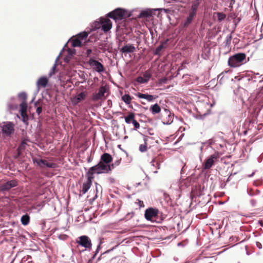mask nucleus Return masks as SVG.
<instances>
[{
	"label": "nucleus",
	"instance_id": "f257e3e1",
	"mask_svg": "<svg viewBox=\"0 0 263 263\" xmlns=\"http://www.w3.org/2000/svg\"><path fill=\"white\" fill-rule=\"evenodd\" d=\"M246 57L244 53H236L229 58L228 64L232 68L238 67L246 63Z\"/></svg>",
	"mask_w": 263,
	"mask_h": 263
},
{
	"label": "nucleus",
	"instance_id": "f03ea898",
	"mask_svg": "<svg viewBox=\"0 0 263 263\" xmlns=\"http://www.w3.org/2000/svg\"><path fill=\"white\" fill-rule=\"evenodd\" d=\"M107 168H109L108 167L106 166L101 162H99L97 165L91 167L89 169L88 172L86 174V176L89 177H94L93 175L95 174H99L103 173H105V170H106Z\"/></svg>",
	"mask_w": 263,
	"mask_h": 263
},
{
	"label": "nucleus",
	"instance_id": "7ed1b4c3",
	"mask_svg": "<svg viewBox=\"0 0 263 263\" xmlns=\"http://www.w3.org/2000/svg\"><path fill=\"white\" fill-rule=\"evenodd\" d=\"M126 15V11L121 8L116 9L107 14L108 17L114 19L116 22L124 19Z\"/></svg>",
	"mask_w": 263,
	"mask_h": 263
},
{
	"label": "nucleus",
	"instance_id": "20e7f679",
	"mask_svg": "<svg viewBox=\"0 0 263 263\" xmlns=\"http://www.w3.org/2000/svg\"><path fill=\"white\" fill-rule=\"evenodd\" d=\"M174 116L168 109L164 108L160 112V118L164 124H170L173 122Z\"/></svg>",
	"mask_w": 263,
	"mask_h": 263
},
{
	"label": "nucleus",
	"instance_id": "39448f33",
	"mask_svg": "<svg viewBox=\"0 0 263 263\" xmlns=\"http://www.w3.org/2000/svg\"><path fill=\"white\" fill-rule=\"evenodd\" d=\"M219 158L218 153H215L214 154L211 155L205 161L203 164V168L204 170L210 169L214 163L218 160Z\"/></svg>",
	"mask_w": 263,
	"mask_h": 263
},
{
	"label": "nucleus",
	"instance_id": "423d86ee",
	"mask_svg": "<svg viewBox=\"0 0 263 263\" xmlns=\"http://www.w3.org/2000/svg\"><path fill=\"white\" fill-rule=\"evenodd\" d=\"M159 210L156 208H149L145 211V218L147 220L152 221L154 218L158 217Z\"/></svg>",
	"mask_w": 263,
	"mask_h": 263
},
{
	"label": "nucleus",
	"instance_id": "0eeeda50",
	"mask_svg": "<svg viewBox=\"0 0 263 263\" xmlns=\"http://www.w3.org/2000/svg\"><path fill=\"white\" fill-rule=\"evenodd\" d=\"M79 240L77 241V242L80 246L85 248L86 249H91V240L89 238L86 236L83 235L79 237Z\"/></svg>",
	"mask_w": 263,
	"mask_h": 263
},
{
	"label": "nucleus",
	"instance_id": "6e6552de",
	"mask_svg": "<svg viewBox=\"0 0 263 263\" xmlns=\"http://www.w3.org/2000/svg\"><path fill=\"white\" fill-rule=\"evenodd\" d=\"M88 63L94 70L98 72H101L104 70L103 65L100 62L93 59H90Z\"/></svg>",
	"mask_w": 263,
	"mask_h": 263
},
{
	"label": "nucleus",
	"instance_id": "1a4fd4ad",
	"mask_svg": "<svg viewBox=\"0 0 263 263\" xmlns=\"http://www.w3.org/2000/svg\"><path fill=\"white\" fill-rule=\"evenodd\" d=\"M2 132L7 136H11L14 132V124L11 122H8L4 125L2 128Z\"/></svg>",
	"mask_w": 263,
	"mask_h": 263
},
{
	"label": "nucleus",
	"instance_id": "9d476101",
	"mask_svg": "<svg viewBox=\"0 0 263 263\" xmlns=\"http://www.w3.org/2000/svg\"><path fill=\"white\" fill-rule=\"evenodd\" d=\"M101 29L105 32L108 31L112 27V23L108 18L101 17L100 18Z\"/></svg>",
	"mask_w": 263,
	"mask_h": 263
},
{
	"label": "nucleus",
	"instance_id": "9b49d317",
	"mask_svg": "<svg viewBox=\"0 0 263 263\" xmlns=\"http://www.w3.org/2000/svg\"><path fill=\"white\" fill-rule=\"evenodd\" d=\"M106 91V88L105 86H102L99 89L98 92L95 93L92 95L91 99L94 102H97L99 100H102L104 96V94Z\"/></svg>",
	"mask_w": 263,
	"mask_h": 263
},
{
	"label": "nucleus",
	"instance_id": "f8f14e48",
	"mask_svg": "<svg viewBox=\"0 0 263 263\" xmlns=\"http://www.w3.org/2000/svg\"><path fill=\"white\" fill-rule=\"evenodd\" d=\"M135 114L130 112L128 116L125 117V121L127 124L132 123L134 126L135 129L137 130L140 127L139 123L135 120Z\"/></svg>",
	"mask_w": 263,
	"mask_h": 263
},
{
	"label": "nucleus",
	"instance_id": "ddd939ff",
	"mask_svg": "<svg viewBox=\"0 0 263 263\" xmlns=\"http://www.w3.org/2000/svg\"><path fill=\"white\" fill-rule=\"evenodd\" d=\"M18 185L17 181L16 180H12L7 181L1 185V190L2 191H8L13 187Z\"/></svg>",
	"mask_w": 263,
	"mask_h": 263
},
{
	"label": "nucleus",
	"instance_id": "4468645a",
	"mask_svg": "<svg viewBox=\"0 0 263 263\" xmlns=\"http://www.w3.org/2000/svg\"><path fill=\"white\" fill-rule=\"evenodd\" d=\"M87 179L85 182L83 183L82 190L81 191L80 193H82V194H85L88 190L90 189L91 184L92 180L94 179V177H89L87 176Z\"/></svg>",
	"mask_w": 263,
	"mask_h": 263
},
{
	"label": "nucleus",
	"instance_id": "2eb2a0df",
	"mask_svg": "<svg viewBox=\"0 0 263 263\" xmlns=\"http://www.w3.org/2000/svg\"><path fill=\"white\" fill-rule=\"evenodd\" d=\"M112 157L108 153H105L101 157L100 161L104 165H107L112 161Z\"/></svg>",
	"mask_w": 263,
	"mask_h": 263
},
{
	"label": "nucleus",
	"instance_id": "dca6fc26",
	"mask_svg": "<svg viewBox=\"0 0 263 263\" xmlns=\"http://www.w3.org/2000/svg\"><path fill=\"white\" fill-rule=\"evenodd\" d=\"M136 96L139 98L145 99L148 102H152L157 98V96H153L147 93H142L140 92L137 93Z\"/></svg>",
	"mask_w": 263,
	"mask_h": 263
},
{
	"label": "nucleus",
	"instance_id": "f3484780",
	"mask_svg": "<svg viewBox=\"0 0 263 263\" xmlns=\"http://www.w3.org/2000/svg\"><path fill=\"white\" fill-rule=\"evenodd\" d=\"M48 83V79L46 77H42L39 79L36 82V85L39 89L40 87L45 88Z\"/></svg>",
	"mask_w": 263,
	"mask_h": 263
},
{
	"label": "nucleus",
	"instance_id": "a211bd4d",
	"mask_svg": "<svg viewBox=\"0 0 263 263\" xmlns=\"http://www.w3.org/2000/svg\"><path fill=\"white\" fill-rule=\"evenodd\" d=\"M135 49V47L133 45L127 44L120 49V51L122 53H132L134 52Z\"/></svg>",
	"mask_w": 263,
	"mask_h": 263
},
{
	"label": "nucleus",
	"instance_id": "6ab92c4d",
	"mask_svg": "<svg viewBox=\"0 0 263 263\" xmlns=\"http://www.w3.org/2000/svg\"><path fill=\"white\" fill-rule=\"evenodd\" d=\"M200 2L201 0H195L193 1L190 12L196 15L197 11L200 5Z\"/></svg>",
	"mask_w": 263,
	"mask_h": 263
},
{
	"label": "nucleus",
	"instance_id": "aec40b11",
	"mask_svg": "<svg viewBox=\"0 0 263 263\" xmlns=\"http://www.w3.org/2000/svg\"><path fill=\"white\" fill-rule=\"evenodd\" d=\"M86 93L85 92H82L79 93L77 96L73 98L72 102L74 104H78L80 101L85 99Z\"/></svg>",
	"mask_w": 263,
	"mask_h": 263
},
{
	"label": "nucleus",
	"instance_id": "412c9836",
	"mask_svg": "<svg viewBox=\"0 0 263 263\" xmlns=\"http://www.w3.org/2000/svg\"><path fill=\"white\" fill-rule=\"evenodd\" d=\"M71 45L73 47H82L83 46V42L80 39L76 36L72 38L70 40Z\"/></svg>",
	"mask_w": 263,
	"mask_h": 263
},
{
	"label": "nucleus",
	"instance_id": "4be33fe9",
	"mask_svg": "<svg viewBox=\"0 0 263 263\" xmlns=\"http://www.w3.org/2000/svg\"><path fill=\"white\" fill-rule=\"evenodd\" d=\"M161 109L160 106L157 103L151 105L149 108L150 111L153 115H156L161 112Z\"/></svg>",
	"mask_w": 263,
	"mask_h": 263
},
{
	"label": "nucleus",
	"instance_id": "5701e85b",
	"mask_svg": "<svg viewBox=\"0 0 263 263\" xmlns=\"http://www.w3.org/2000/svg\"><path fill=\"white\" fill-rule=\"evenodd\" d=\"M150 138L147 136H144V143L140 144L139 146V151L141 152H145L147 151V141Z\"/></svg>",
	"mask_w": 263,
	"mask_h": 263
},
{
	"label": "nucleus",
	"instance_id": "b1692460",
	"mask_svg": "<svg viewBox=\"0 0 263 263\" xmlns=\"http://www.w3.org/2000/svg\"><path fill=\"white\" fill-rule=\"evenodd\" d=\"M153 15V11L151 10H146L142 11L139 15L140 17L147 18L152 16Z\"/></svg>",
	"mask_w": 263,
	"mask_h": 263
},
{
	"label": "nucleus",
	"instance_id": "393cba45",
	"mask_svg": "<svg viewBox=\"0 0 263 263\" xmlns=\"http://www.w3.org/2000/svg\"><path fill=\"white\" fill-rule=\"evenodd\" d=\"M21 221L22 224L24 226L27 225L30 221V217L28 214H25L22 216Z\"/></svg>",
	"mask_w": 263,
	"mask_h": 263
},
{
	"label": "nucleus",
	"instance_id": "a878e982",
	"mask_svg": "<svg viewBox=\"0 0 263 263\" xmlns=\"http://www.w3.org/2000/svg\"><path fill=\"white\" fill-rule=\"evenodd\" d=\"M27 104L26 101H23L20 104L21 114L27 113Z\"/></svg>",
	"mask_w": 263,
	"mask_h": 263
},
{
	"label": "nucleus",
	"instance_id": "bb28decb",
	"mask_svg": "<svg viewBox=\"0 0 263 263\" xmlns=\"http://www.w3.org/2000/svg\"><path fill=\"white\" fill-rule=\"evenodd\" d=\"M88 33L86 32H81L78 35H77L76 36L79 39H80V40H81L83 42V41H86L87 37H88Z\"/></svg>",
	"mask_w": 263,
	"mask_h": 263
},
{
	"label": "nucleus",
	"instance_id": "cd10ccee",
	"mask_svg": "<svg viewBox=\"0 0 263 263\" xmlns=\"http://www.w3.org/2000/svg\"><path fill=\"white\" fill-rule=\"evenodd\" d=\"M122 100L127 105H129L131 103L132 98L128 94H125L122 97Z\"/></svg>",
	"mask_w": 263,
	"mask_h": 263
},
{
	"label": "nucleus",
	"instance_id": "c85d7f7f",
	"mask_svg": "<svg viewBox=\"0 0 263 263\" xmlns=\"http://www.w3.org/2000/svg\"><path fill=\"white\" fill-rule=\"evenodd\" d=\"M196 15L190 12L189 15L187 16L185 22L184 23V25L188 26L192 22L193 18Z\"/></svg>",
	"mask_w": 263,
	"mask_h": 263
},
{
	"label": "nucleus",
	"instance_id": "c756f323",
	"mask_svg": "<svg viewBox=\"0 0 263 263\" xmlns=\"http://www.w3.org/2000/svg\"><path fill=\"white\" fill-rule=\"evenodd\" d=\"M151 164L153 166H155L156 169H159L160 166V158L158 157L153 159L151 162Z\"/></svg>",
	"mask_w": 263,
	"mask_h": 263
},
{
	"label": "nucleus",
	"instance_id": "7c9ffc66",
	"mask_svg": "<svg viewBox=\"0 0 263 263\" xmlns=\"http://www.w3.org/2000/svg\"><path fill=\"white\" fill-rule=\"evenodd\" d=\"M33 161L36 162L41 167L46 166V163H47V160L43 159H33Z\"/></svg>",
	"mask_w": 263,
	"mask_h": 263
},
{
	"label": "nucleus",
	"instance_id": "2f4dec72",
	"mask_svg": "<svg viewBox=\"0 0 263 263\" xmlns=\"http://www.w3.org/2000/svg\"><path fill=\"white\" fill-rule=\"evenodd\" d=\"M214 14L217 15L218 20L219 22L223 20L226 17V15L222 12H215Z\"/></svg>",
	"mask_w": 263,
	"mask_h": 263
},
{
	"label": "nucleus",
	"instance_id": "473e14b6",
	"mask_svg": "<svg viewBox=\"0 0 263 263\" xmlns=\"http://www.w3.org/2000/svg\"><path fill=\"white\" fill-rule=\"evenodd\" d=\"M26 145H27V143L25 141L23 140L21 142V145L18 146V147L17 148V151H18L19 154L21 151H24L25 149Z\"/></svg>",
	"mask_w": 263,
	"mask_h": 263
},
{
	"label": "nucleus",
	"instance_id": "72a5a7b5",
	"mask_svg": "<svg viewBox=\"0 0 263 263\" xmlns=\"http://www.w3.org/2000/svg\"><path fill=\"white\" fill-rule=\"evenodd\" d=\"M105 165L109 167V168H107L106 170H105V173H109L116 167V166L114 165V163H112L111 164H110L109 163Z\"/></svg>",
	"mask_w": 263,
	"mask_h": 263
},
{
	"label": "nucleus",
	"instance_id": "f704fd0d",
	"mask_svg": "<svg viewBox=\"0 0 263 263\" xmlns=\"http://www.w3.org/2000/svg\"><path fill=\"white\" fill-rule=\"evenodd\" d=\"M143 77L145 80H146V82H147L151 77V74L149 71H147L144 73Z\"/></svg>",
	"mask_w": 263,
	"mask_h": 263
},
{
	"label": "nucleus",
	"instance_id": "c9c22d12",
	"mask_svg": "<svg viewBox=\"0 0 263 263\" xmlns=\"http://www.w3.org/2000/svg\"><path fill=\"white\" fill-rule=\"evenodd\" d=\"M164 48L163 44H161L159 45L155 50V54H159L161 51Z\"/></svg>",
	"mask_w": 263,
	"mask_h": 263
},
{
	"label": "nucleus",
	"instance_id": "e433bc0d",
	"mask_svg": "<svg viewBox=\"0 0 263 263\" xmlns=\"http://www.w3.org/2000/svg\"><path fill=\"white\" fill-rule=\"evenodd\" d=\"M21 116L22 117V121L24 123H26V124H28L27 121L28 120V116L27 114V113H25L24 114H21Z\"/></svg>",
	"mask_w": 263,
	"mask_h": 263
},
{
	"label": "nucleus",
	"instance_id": "4c0bfd02",
	"mask_svg": "<svg viewBox=\"0 0 263 263\" xmlns=\"http://www.w3.org/2000/svg\"><path fill=\"white\" fill-rule=\"evenodd\" d=\"M46 166L49 168H55L57 167V164L52 162H49L47 161V163H46Z\"/></svg>",
	"mask_w": 263,
	"mask_h": 263
},
{
	"label": "nucleus",
	"instance_id": "58836bf2",
	"mask_svg": "<svg viewBox=\"0 0 263 263\" xmlns=\"http://www.w3.org/2000/svg\"><path fill=\"white\" fill-rule=\"evenodd\" d=\"M137 81L140 84L146 83V80H145L143 77L139 76L137 78Z\"/></svg>",
	"mask_w": 263,
	"mask_h": 263
},
{
	"label": "nucleus",
	"instance_id": "ea45409f",
	"mask_svg": "<svg viewBox=\"0 0 263 263\" xmlns=\"http://www.w3.org/2000/svg\"><path fill=\"white\" fill-rule=\"evenodd\" d=\"M19 98L23 100L26 101L27 99V95L25 92H21L18 95Z\"/></svg>",
	"mask_w": 263,
	"mask_h": 263
},
{
	"label": "nucleus",
	"instance_id": "a19ab883",
	"mask_svg": "<svg viewBox=\"0 0 263 263\" xmlns=\"http://www.w3.org/2000/svg\"><path fill=\"white\" fill-rule=\"evenodd\" d=\"M213 259V257H205L203 260V263H213V261L211 260Z\"/></svg>",
	"mask_w": 263,
	"mask_h": 263
},
{
	"label": "nucleus",
	"instance_id": "79ce46f5",
	"mask_svg": "<svg viewBox=\"0 0 263 263\" xmlns=\"http://www.w3.org/2000/svg\"><path fill=\"white\" fill-rule=\"evenodd\" d=\"M56 68V64H54V66H53L52 69H51V71L50 72L49 75V77H51L52 75H53V74L55 73V69Z\"/></svg>",
	"mask_w": 263,
	"mask_h": 263
},
{
	"label": "nucleus",
	"instance_id": "37998d69",
	"mask_svg": "<svg viewBox=\"0 0 263 263\" xmlns=\"http://www.w3.org/2000/svg\"><path fill=\"white\" fill-rule=\"evenodd\" d=\"M42 111V108L41 106L37 107L36 108V112L38 115H40Z\"/></svg>",
	"mask_w": 263,
	"mask_h": 263
},
{
	"label": "nucleus",
	"instance_id": "c03bdc74",
	"mask_svg": "<svg viewBox=\"0 0 263 263\" xmlns=\"http://www.w3.org/2000/svg\"><path fill=\"white\" fill-rule=\"evenodd\" d=\"M92 52V50L91 49H89L88 50H87V51H86V55L87 57H89L90 55V54Z\"/></svg>",
	"mask_w": 263,
	"mask_h": 263
},
{
	"label": "nucleus",
	"instance_id": "a18cd8bd",
	"mask_svg": "<svg viewBox=\"0 0 263 263\" xmlns=\"http://www.w3.org/2000/svg\"><path fill=\"white\" fill-rule=\"evenodd\" d=\"M167 81V79L166 78H162L160 80V83H165Z\"/></svg>",
	"mask_w": 263,
	"mask_h": 263
},
{
	"label": "nucleus",
	"instance_id": "49530a36",
	"mask_svg": "<svg viewBox=\"0 0 263 263\" xmlns=\"http://www.w3.org/2000/svg\"><path fill=\"white\" fill-rule=\"evenodd\" d=\"M256 245L258 248L260 249L262 248V245L260 242H256Z\"/></svg>",
	"mask_w": 263,
	"mask_h": 263
},
{
	"label": "nucleus",
	"instance_id": "de8ad7c7",
	"mask_svg": "<svg viewBox=\"0 0 263 263\" xmlns=\"http://www.w3.org/2000/svg\"><path fill=\"white\" fill-rule=\"evenodd\" d=\"M120 161L121 160H117V161H115L113 163L114 165H115L116 166H117L119 165V164L120 163Z\"/></svg>",
	"mask_w": 263,
	"mask_h": 263
},
{
	"label": "nucleus",
	"instance_id": "09e8293b",
	"mask_svg": "<svg viewBox=\"0 0 263 263\" xmlns=\"http://www.w3.org/2000/svg\"><path fill=\"white\" fill-rule=\"evenodd\" d=\"M138 203H139V206L140 207L144 206L143 202L142 201L139 200L138 201Z\"/></svg>",
	"mask_w": 263,
	"mask_h": 263
},
{
	"label": "nucleus",
	"instance_id": "8fccbe9b",
	"mask_svg": "<svg viewBox=\"0 0 263 263\" xmlns=\"http://www.w3.org/2000/svg\"><path fill=\"white\" fill-rule=\"evenodd\" d=\"M118 245L116 246L115 247L112 248L111 249H110L109 250H107L106 252H109L111 251H112L115 248H116Z\"/></svg>",
	"mask_w": 263,
	"mask_h": 263
},
{
	"label": "nucleus",
	"instance_id": "3c124183",
	"mask_svg": "<svg viewBox=\"0 0 263 263\" xmlns=\"http://www.w3.org/2000/svg\"><path fill=\"white\" fill-rule=\"evenodd\" d=\"M141 103H142V104H143V105L146 104V103H145V102H141Z\"/></svg>",
	"mask_w": 263,
	"mask_h": 263
},
{
	"label": "nucleus",
	"instance_id": "603ef678",
	"mask_svg": "<svg viewBox=\"0 0 263 263\" xmlns=\"http://www.w3.org/2000/svg\"><path fill=\"white\" fill-rule=\"evenodd\" d=\"M88 162H90V158L88 159Z\"/></svg>",
	"mask_w": 263,
	"mask_h": 263
},
{
	"label": "nucleus",
	"instance_id": "864d4df0",
	"mask_svg": "<svg viewBox=\"0 0 263 263\" xmlns=\"http://www.w3.org/2000/svg\"><path fill=\"white\" fill-rule=\"evenodd\" d=\"M28 263H33L32 261H29Z\"/></svg>",
	"mask_w": 263,
	"mask_h": 263
},
{
	"label": "nucleus",
	"instance_id": "5fc2aeb1",
	"mask_svg": "<svg viewBox=\"0 0 263 263\" xmlns=\"http://www.w3.org/2000/svg\"><path fill=\"white\" fill-rule=\"evenodd\" d=\"M228 71H224V72L227 73Z\"/></svg>",
	"mask_w": 263,
	"mask_h": 263
}]
</instances>
